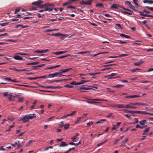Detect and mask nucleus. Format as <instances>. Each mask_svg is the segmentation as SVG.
<instances>
[{
  "label": "nucleus",
  "mask_w": 153,
  "mask_h": 153,
  "mask_svg": "<svg viewBox=\"0 0 153 153\" xmlns=\"http://www.w3.org/2000/svg\"><path fill=\"white\" fill-rule=\"evenodd\" d=\"M49 51V50L48 49H46L44 50L39 51L35 50L34 51V53H44Z\"/></svg>",
  "instance_id": "6e6552de"
},
{
  "label": "nucleus",
  "mask_w": 153,
  "mask_h": 153,
  "mask_svg": "<svg viewBox=\"0 0 153 153\" xmlns=\"http://www.w3.org/2000/svg\"><path fill=\"white\" fill-rule=\"evenodd\" d=\"M77 138V137L75 135L73 136V137L71 138V139H72V140L74 141Z\"/></svg>",
  "instance_id": "680f3d73"
},
{
  "label": "nucleus",
  "mask_w": 153,
  "mask_h": 153,
  "mask_svg": "<svg viewBox=\"0 0 153 153\" xmlns=\"http://www.w3.org/2000/svg\"><path fill=\"white\" fill-rule=\"evenodd\" d=\"M124 116L128 118H129L130 117L132 116L131 114H124Z\"/></svg>",
  "instance_id": "4d7b16f0"
},
{
  "label": "nucleus",
  "mask_w": 153,
  "mask_h": 153,
  "mask_svg": "<svg viewBox=\"0 0 153 153\" xmlns=\"http://www.w3.org/2000/svg\"><path fill=\"white\" fill-rule=\"evenodd\" d=\"M124 86V85H118L115 86H114V87L117 88H120Z\"/></svg>",
  "instance_id": "f704fd0d"
},
{
  "label": "nucleus",
  "mask_w": 153,
  "mask_h": 153,
  "mask_svg": "<svg viewBox=\"0 0 153 153\" xmlns=\"http://www.w3.org/2000/svg\"><path fill=\"white\" fill-rule=\"evenodd\" d=\"M59 126L60 127H62L64 126V122L63 121L60 122L59 124Z\"/></svg>",
  "instance_id": "79ce46f5"
},
{
  "label": "nucleus",
  "mask_w": 153,
  "mask_h": 153,
  "mask_svg": "<svg viewBox=\"0 0 153 153\" xmlns=\"http://www.w3.org/2000/svg\"><path fill=\"white\" fill-rule=\"evenodd\" d=\"M48 77V75H44L43 76L38 77L39 79H40V78L46 79V78H47Z\"/></svg>",
  "instance_id": "473e14b6"
},
{
  "label": "nucleus",
  "mask_w": 153,
  "mask_h": 153,
  "mask_svg": "<svg viewBox=\"0 0 153 153\" xmlns=\"http://www.w3.org/2000/svg\"><path fill=\"white\" fill-rule=\"evenodd\" d=\"M17 54L21 55H27L28 54L26 53H18Z\"/></svg>",
  "instance_id": "052dcab7"
},
{
  "label": "nucleus",
  "mask_w": 153,
  "mask_h": 153,
  "mask_svg": "<svg viewBox=\"0 0 153 153\" xmlns=\"http://www.w3.org/2000/svg\"><path fill=\"white\" fill-rule=\"evenodd\" d=\"M87 114L86 113L83 114L81 117V118L85 117L86 116Z\"/></svg>",
  "instance_id": "0e129e2a"
},
{
  "label": "nucleus",
  "mask_w": 153,
  "mask_h": 153,
  "mask_svg": "<svg viewBox=\"0 0 153 153\" xmlns=\"http://www.w3.org/2000/svg\"><path fill=\"white\" fill-rule=\"evenodd\" d=\"M86 99H88L89 100H91L92 101H107V100H101V99H88L87 98H85Z\"/></svg>",
  "instance_id": "dca6fc26"
},
{
  "label": "nucleus",
  "mask_w": 153,
  "mask_h": 153,
  "mask_svg": "<svg viewBox=\"0 0 153 153\" xmlns=\"http://www.w3.org/2000/svg\"><path fill=\"white\" fill-rule=\"evenodd\" d=\"M93 0H88L86 2L82 1L80 2V4L82 5H91L92 2Z\"/></svg>",
  "instance_id": "f03ea898"
},
{
  "label": "nucleus",
  "mask_w": 153,
  "mask_h": 153,
  "mask_svg": "<svg viewBox=\"0 0 153 153\" xmlns=\"http://www.w3.org/2000/svg\"><path fill=\"white\" fill-rule=\"evenodd\" d=\"M51 6L53 7L54 6V5L53 4H45L42 5L39 7L40 8H42L44 6Z\"/></svg>",
  "instance_id": "a211bd4d"
},
{
  "label": "nucleus",
  "mask_w": 153,
  "mask_h": 153,
  "mask_svg": "<svg viewBox=\"0 0 153 153\" xmlns=\"http://www.w3.org/2000/svg\"><path fill=\"white\" fill-rule=\"evenodd\" d=\"M143 12L148 14H149L150 13V12L149 11H147L145 9H144L143 10Z\"/></svg>",
  "instance_id": "774afa93"
},
{
  "label": "nucleus",
  "mask_w": 153,
  "mask_h": 153,
  "mask_svg": "<svg viewBox=\"0 0 153 153\" xmlns=\"http://www.w3.org/2000/svg\"><path fill=\"white\" fill-rule=\"evenodd\" d=\"M65 79H60V80H53L52 81V82H61L63 80H65Z\"/></svg>",
  "instance_id": "c03bdc74"
},
{
  "label": "nucleus",
  "mask_w": 153,
  "mask_h": 153,
  "mask_svg": "<svg viewBox=\"0 0 153 153\" xmlns=\"http://www.w3.org/2000/svg\"><path fill=\"white\" fill-rule=\"evenodd\" d=\"M100 73H99V72H97L96 73H89L87 74L90 75L91 76H95V75H97L100 74Z\"/></svg>",
  "instance_id": "cd10ccee"
},
{
  "label": "nucleus",
  "mask_w": 153,
  "mask_h": 153,
  "mask_svg": "<svg viewBox=\"0 0 153 153\" xmlns=\"http://www.w3.org/2000/svg\"><path fill=\"white\" fill-rule=\"evenodd\" d=\"M70 55H71L70 54H67V55H66L62 56H60L58 57L57 58L58 59H60L63 58H64L65 57H67L68 56H70Z\"/></svg>",
  "instance_id": "393cba45"
},
{
  "label": "nucleus",
  "mask_w": 153,
  "mask_h": 153,
  "mask_svg": "<svg viewBox=\"0 0 153 153\" xmlns=\"http://www.w3.org/2000/svg\"><path fill=\"white\" fill-rule=\"evenodd\" d=\"M48 77L49 78H54L56 77L55 73L53 74H50L48 75Z\"/></svg>",
  "instance_id": "b1692460"
},
{
  "label": "nucleus",
  "mask_w": 153,
  "mask_h": 153,
  "mask_svg": "<svg viewBox=\"0 0 153 153\" xmlns=\"http://www.w3.org/2000/svg\"><path fill=\"white\" fill-rule=\"evenodd\" d=\"M8 99L10 101L13 100L16 97V96H13L12 94H8Z\"/></svg>",
  "instance_id": "423d86ee"
},
{
  "label": "nucleus",
  "mask_w": 153,
  "mask_h": 153,
  "mask_svg": "<svg viewBox=\"0 0 153 153\" xmlns=\"http://www.w3.org/2000/svg\"><path fill=\"white\" fill-rule=\"evenodd\" d=\"M84 101L86 102L87 103H90V104H91L97 103V102H94V101Z\"/></svg>",
  "instance_id": "c9c22d12"
},
{
  "label": "nucleus",
  "mask_w": 153,
  "mask_h": 153,
  "mask_svg": "<svg viewBox=\"0 0 153 153\" xmlns=\"http://www.w3.org/2000/svg\"><path fill=\"white\" fill-rule=\"evenodd\" d=\"M13 58L15 59L18 60H21L23 59V58L22 57L18 55L15 56Z\"/></svg>",
  "instance_id": "ddd939ff"
},
{
  "label": "nucleus",
  "mask_w": 153,
  "mask_h": 153,
  "mask_svg": "<svg viewBox=\"0 0 153 153\" xmlns=\"http://www.w3.org/2000/svg\"><path fill=\"white\" fill-rule=\"evenodd\" d=\"M89 52L88 51H84V52H79L78 53L79 54H86V53H88Z\"/></svg>",
  "instance_id": "a19ab883"
},
{
  "label": "nucleus",
  "mask_w": 153,
  "mask_h": 153,
  "mask_svg": "<svg viewBox=\"0 0 153 153\" xmlns=\"http://www.w3.org/2000/svg\"><path fill=\"white\" fill-rule=\"evenodd\" d=\"M20 9L18 8H16L15 11L14 13L16 14L20 11Z\"/></svg>",
  "instance_id": "6e6d98bb"
},
{
  "label": "nucleus",
  "mask_w": 153,
  "mask_h": 153,
  "mask_svg": "<svg viewBox=\"0 0 153 153\" xmlns=\"http://www.w3.org/2000/svg\"><path fill=\"white\" fill-rule=\"evenodd\" d=\"M55 74L56 77H60L61 76H65V75H62V74L61 73V71H60L59 72H55Z\"/></svg>",
  "instance_id": "4468645a"
},
{
  "label": "nucleus",
  "mask_w": 153,
  "mask_h": 153,
  "mask_svg": "<svg viewBox=\"0 0 153 153\" xmlns=\"http://www.w3.org/2000/svg\"><path fill=\"white\" fill-rule=\"evenodd\" d=\"M113 114L112 113H109L108 115L106 116V117L107 118H109L111 117Z\"/></svg>",
  "instance_id": "13d9d810"
},
{
  "label": "nucleus",
  "mask_w": 153,
  "mask_h": 153,
  "mask_svg": "<svg viewBox=\"0 0 153 153\" xmlns=\"http://www.w3.org/2000/svg\"><path fill=\"white\" fill-rule=\"evenodd\" d=\"M24 100V98H19L18 100V102H23V100Z\"/></svg>",
  "instance_id": "3c124183"
},
{
  "label": "nucleus",
  "mask_w": 153,
  "mask_h": 153,
  "mask_svg": "<svg viewBox=\"0 0 153 153\" xmlns=\"http://www.w3.org/2000/svg\"><path fill=\"white\" fill-rule=\"evenodd\" d=\"M72 69V68H70L68 69H66L65 70H60L59 71H61V73H64L65 72H68L70 71Z\"/></svg>",
  "instance_id": "9b49d317"
},
{
  "label": "nucleus",
  "mask_w": 153,
  "mask_h": 153,
  "mask_svg": "<svg viewBox=\"0 0 153 153\" xmlns=\"http://www.w3.org/2000/svg\"><path fill=\"white\" fill-rule=\"evenodd\" d=\"M20 120L22 121L25 123L28 122V120L27 118V115H25L22 118L20 119Z\"/></svg>",
  "instance_id": "0eeeda50"
},
{
  "label": "nucleus",
  "mask_w": 153,
  "mask_h": 153,
  "mask_svg": "<svg viewBox=\"0 0 153 153\" xmlns=\"http://www.w3.org/2000/svg\"><path fill=\"white\" fill-rule=\"evenodd\" d=\"M146 112L145 111H136L135 112V113H139L142 114H145Z\"/></svg>",
  "instance_id": "bb28decb"
},
{
  "label": "nucleus",
  "mask_w": 153,
  "mask_h": 153,
  "mask_svg": "<svg viewBox=\"0 0 153 153\" xmlns=\"http://www.w3.org/2000/svg\"><path fill=\"white\" fill-rule=\"evenodd\" d=\"M139 70V69L138 68H135L133 69H132L131 71L132 72H135L136 71Z\"/></svg>",
  "instance_id": "5fc2aeb1"
},
{
  "label": "nucleus",
  "mask_w": 153,
  "mask_h": 153,
  "mask_svg": "<svg viewBox=\"0 0 153 153\" xmlns=\"http://www.w3.org/2000/svg\"><path fill=\"white\" fill-rule=\"evenodd\" d=\"M45 88H55L54 86H45Z\"/></svg>",
  "instance_id": "e433bc0d"
},
{
  "label": "nucleus",
  "mask_w": 153,
  "mask_h": 153,
  "mask_svg": "<svg viewBox=\"0 0 153 153\" xmlns=\"http://www.w3.org/2000/svg\"><path fill=\"white\" fill-rule=\"evenodd\" d=\"M126 105L121 104H117V108H126Z\"/></svg>",
  "instance_id": "2eb2a0df"
},
{
  "label": "nucleus",
  "mask_w": 153,
  "mask_h": 153,
  "mask_svg": "<svg viewBox=\"0 0 153 153\" xmlns=\"http://www.w3.org/2000/svg\"><path fill=\"white\" fill-rule=\"evenodd\" d=\"M128 55L126 54H120V55H119V57H124L125 56H127Z\"/></svg>",
  "instance_id": "69168bd1"
},
{
  "label": "nucleus",
  "mask_w": 153,
  "mask_h": 153,
  "mask_svg": "<svg viewBox=\"0 0 153 153\" xmlns=\"http://www.w3.org/2000/svg\"><path fill=\"white\" fill-rule=\"evenodd\" d=\"M27 116L28 120L32 119L34 117H36V114H30L29 115H27Z\"/></svg>",
  "instance_id": "1a4fd4ad"
},
{
  "label": "nucleus",
  "mask_w": 153,
  "mask_h": 153,
  "mask_svg": "<svg viewBox=\"0 0 153 153\" xmlns=\"http://www.w3.org/2000/svg\"><path fill=\"white\" fill-rule=\"evenodd\" d=\"M116 75H117V73H112V74H110L109 75H108L107 76V77L113 76H116Z\"/></svg>",
  "instance_id": "2f4dec72"
},
{
  "label": "nucleus",
  "mask_w": 153,
  "mask_h": 153,
  "mask_svg": "<svg viewBox=\"0 0 153 153\" xmlns=\"http://www.w3.org/2000/svg\"><path fill=\"white\" fill-rule=\"evenodd\" d=\"M149 131V128H147L144 131V133L148 132Z\"/></svg>",
  "instance_id": "e2e57ef3"
},
{
  "label": "nucleus",
  "mask_w": 153,
  "mask_h": 153,
  "mask_svg": "<svg viewBox=\"0 0 153 153\" xmlns=\"http://www.w3.org/2000/svg\"><path fill=\"white\" fill-rule=\"evenodd\" d=\"M130 104L132 105H141V103L139 102H135V103H130Z\"/></svg>",
  "instance_id": "a878e982"
},
{
  "label": "nucleus",
  "mask_w": 153,
  "mask_h": 153,
  "mask_svg": "<svg viewBox=\"0 0 153 153\" xmlns=\"http://www.w3.org/2000/svg\"><path fill=\"white\" fill-rule=\"evenodd\" d=\"M61 35V34H59L57 33H55V34L53 33L51 35V36H58L59 35Z\"/></svg>",
  "instance_id": "8fccbe9b"
},
{
  "label": "nucleus",
  "mask_w": 153,
  "mask_h": 153,
  "mask_svg": "<svg viewBox=\"0 0 153 153\" xmlns=\"http://www.w3.org/2000/svg\"><path fill=\"white\" fill-rule=\"evenodd\" d=\"M67 8L68 9V8H73L75 9H76V7H74V6H68Z\"/></svg>",
  "instance_id": "49530a36"
},
{
  "label": "nucleus",
  "mask_w": 153,
  "mask_h": 153,
  "mask_svg": "<svg viewBox=\"0 0 153 153\" xmlns=\"http://www.w3.org/2000/svg\"><path fill=\"white\" fill-rule=\"evenodd\" d=\"M133 1L136 6H139L137 3L138 2V1L137 0H133Z\"/></svg>",
  "instance_id": "58836bf2"
},
{
  "label": "nucleus",
  "mask_w": 153,
  "mask_h": 153,
  "mask_svg": "<svg viewBox=\"0 0 153 153\" xmlns=\"http://www.w3.org/2000/svg\"><path fill=\"white\" fill-rule=\"evenodd\" d=\"M4 79L9 82H10L11 80V78L9 77H5Z\"/></svg>",
  "instance_id": "864d4df0"
},
{
  "label": "nucleus",
  "mask_w": 153,
  "mask_h": 153,
  "mask_svg": "<svg viewBox=\"0 0 153 153\" xmlns=\"http://www.w3.org/2000/svg\"><path fill=\"white\" fill-rule=\"evenodd\" d=\"M64 87H67V88H72L73 87V86L72 85H70L68 84H67L65 85L64 86Z\"/></svg>",
  "instance_id": "09e8293b"
},
{
  "label": "nucleus",
  "mask_w": 153,
  "mask_h": 153,
  "mask_svg": "<svg viewBox=\"0 0 153 153\" xmlns=\"http://www.w3.org/2000/svg\"><path fill=\"white\" fill-rule=\"evenodd\" d=\"M71 4V1H69V0L68 1V2H66V3H65L63 4V6H66V5H68V4Z\"/></svg>",
  "instance_id": "ea45409f"
},
{
  "label": "nucleus",
  "mask_w": 153,
  "mask_h": 153,
  "mask_svg": "<svg viewBox=\"0 0 153 153\" xmlns=\"http://www.w3.org/2000/svg\"><path fill=\"white\" fill-rule=\"evenodd\" d=\"M146 120H143L139 122V123L140 125L143 126H145V125L146 123Z\"/></svg>",
  "instance_id": "f3484780"
},
{
  "label": "nucleus",
  "mask_w": 153,
  "mask_h": 153,
  "mask_svg": "<svg viewBox=\"0 0 153 153\" xmlns=\"http://www.w3.org/2000/svg\"><path fill=\"white\" fill-rule=\"evenodd\" d=\"M91 87V86H89V87H85L84 85H82L81 87L79 88V90L80 91H82L83 90H85L92 89V88L90 87Z\"/></svg>",
  "instance_id": "7ed1b4c3"
},
{
  "label": "nucleus",
  "mask_w": 153,
  "mask_h": 153,
  "mask_svg": "<svg viewBox=\"0 0 153 153\" xmlns=\"http://www.w3.org/2000/svg\"><path fill=\"white\" fill-rule=\"evenodd\" d=\"M96 7H100L103 8L104 7L103 4L101 3L97 4L96 5Z\"/></svg>",
  "instance_id": "5701e85b"
},
{
  "label": "nucleus",
  "mask_w": 153,
  "mask_h": 153,
  "mask_svg": "<svg viewBox=\"0 0 153 153\" xmlns=\"http://www.w3.org/2000/svg\"><path fill=\"white\" fill-rule=\"evenodd\" d=\"M140 97V96L139 95H131L130 96V98H137V97Z\"/></svg>",
  "instance_id": "4c0bfd02"
},
{
  "label": "nucleus",
  "mask_w": 153,
  "mask_h": 153,
  "mask_svg": "<svg viewBox=\"0 0 153 153\" xmlns=\"http://www.w3.org/2000/svg\"><path fill=\"white\" fill-rule=\"evenodd\" d=\"M132 105H133L130 104V103L126 105V108L128 109L130 108H132L133 109H136L137 108L136 107Z\"/></svg>",
  "instance_id": "9d476101"
},
{
  "label": "nucleus",
  "mask_w": 153,
  "mask_h": 153,
  "mask_svg": "<svg viewBox=\"0 0 153 153\" xmlns=\"http://www.w3.org/2000/svg\"><path fill=\"white\" fill-rule=\"evenodd\" d=\"M76 112V111H73L70 114H69V115L70 116H73Z\"/></svg>",
  "instance_id": "de8ad7c7"
},
{
  "label": "nucleus",
  "mask_w": 153,
  "mask_h": 153,
  "mask_svg": "<svg viewBox=\"0 0 153 153\" xmlns=\"http://www.w3.org/2000/svg\"><path fill=\"white\" fill-rule=\"evenodd\" d=\"M43 2V1L41 0H38L36 2H33L32 4L33 5H35L36 6H39L40 4L42 3Z\"/></svg>",
  "instance_id": "39448f33"
},
{
  "label": "nucleus",
  "mask_w": 153,
  "mask_h": 153,
  "mask_svg": "<svg viewBox=\"0 0 153 153\" xmlns=\"http://www.w3.org/2000/svg\"><path fill=\"white\" fill-rule=\"evenodd\" d=\"M119 42L120 44H126L127 43L126 41H123L122 40H119Z\"/></svg>",
  "instance_id": "a18cd8bd"
},
{
  "label": "nucleus",
  "mask_w": 153,
  "mask_h": 153,
  "mask_svg": "<svg viewBox=\"0 0 153 153\" xmlns=\"http://www.w3.org/2000/svg\"><path fill=\"white\" fill-rule=\"evenodd\" d=\"M81 119V117H78L76 122V123H77L78 122H79Z\"/></svg>",
  "instance_id": "338daca9"
},
{
  "label": "nucleus",
  "mask_w": 153,
  "mask_h": 153,
  "mask_svg": "<svg viewBox=\"0 0 153 153\" xmlns=\"http://www.w3.org/2000/svg\"><path fill=\"white\" fill-rule=\"evenodd\" d=\"M120 36L121 37H125L126 38H130V37L128 35H125V34L123 33H120Z\"/></svg>",
  "instance_id": "6ab92c4d"
},
{
  "label": "nucleus",
  "mask_w": 153,
  "mask_h": 153,
  "mask_svg": "<svg viewBox=\"0 0 153 153\" xmlns=\"http://www.w3.org/2000/svg\"><path fill=\"white\" fill-rule=\"evenodd\" d=\"M68 145V144H66V143L64 142H61V144H60L59 146V147H64Z\"/></svg>",
  "instance_id": "412c9836"
},
{
  "label": "nucleus",
  "mask_w": 153,
  "mask_h": 153,
  "mask_svg": "<svg viewBox=\"0 0 153 153\" xmlns=\"http://www.w3.org/2000/svg\"><path fill=\"white\" fill-rule=\"evenodd\" d=\"M70 125L68 124H66L64 125V128L65 130L67 129L69 127Z\"/></svg>",
  "instance_id": "7c9ffc66"
},
{
  "label": "nucleus",
  "mask_w": 153,
  "mask_h": 153,
  "mask_svg": "<svg viewBox=\"0 0 153 153\" xmlns=\"http://www.w3.org/2000/svg\"><path fill=\"white\" fill-rule=\"evenodd\" d=\"M118 7H120L123 9L124 10L126 11H131L133 13V12L131 10H130L129 9L123 7L121 6L120 5H119L116 4H113L112 6H111L110 7L111 9H112L113 8H115L116 9H118Z\"/></svg>",
  "instance_id": "f257e3e1"
},
{
  "label": "nucleus",
  "mask_w": 153,
  "mask_h": 153,
  "mask_svg": "<svg viewBox=\"0 0 153 153\" xmlns=\"http://www.w3.org/2000/svg\"><path fill=\"white\" fill-rule=\"evenodd\" d=\"M9 24V22H5L3 23L0 24V25L1 26H4L7 25Z\"/></svg>",
  "instance_id": "72a5a7b5"
},
{
  "label": "nucleus",
  "mask_w": 153,
  "mask_h": 153,
  "mask_svg": "<svg viewBox=\"0 0 153 153\" xmlns=\"http://www.w3.org/2000/svg\"><path fill=\"white\" fill-rule=\"evenodd\" d=\"M66 52V51H60L59 52H53L52 54H53L59 55L64 53Z\"/></svg>",
  "instance_id": "f8f14e48"
},
{
  "label": "nucleus",
  "mask_w": 153,
  "mask_h": 153,
  "mask_svg": "<svg viewBox=\"0 0 153 153\" xmlns=\"http://www.w3.org/2000/svg\"><path fill=\"white\" fill-rule=\"evenodd\" d=\"M143 62V61L140 60L138 62L134 63V65L136 66H139L142 64Z\"/></svg>",
  "instance_id": "aec40b11"
},
{
  "label": "nucleus",
  "mask_w": 153,
  "mask_h": 153,
  "mask_svg": "<svg viewBox=\"0 0 153 153\" xmlns=\"http://www.w3.org/2000/svg\"><path fill=\"white\" fill-rule=\"evenodd\" d=\"M131 12L129 13L128 12L126 11H122V13L124 14H129V15H131L132 14V13H134V12L133 13L131 11H130Z\"/></svg>",
  "instance_id": "4be33fe9"
},
{
  "label": "nucleus",
  "mask_w": 153,
  "mask_h": 153,
  "mask_svg": "<svg viewBox=\"0 0 153 153\" xmlns=\"http://www.w3.org/2000/svg\"><path fill=\"white\" fill-rule=\"evenodd\" d=\"M125 4L127 5L128 7L130 8H134V6L131 4V2L128 1H126L124 2Z\"/></svg>",
  "instance_id": "20e7f679"
},
{
  "label": "nucleus",
  "mask_w": 153,
  "mask_h": 153,
  "mask_svg": "<svg viewBox=\"0 0 153 153\" xmlns=\"http://www.w3.org/2000/svg\"><path fill=\"white\" fill-rule=\"evenodd\" d=\"M149 10L152 11H153V7H149L148 6H146V7Z\"/></svg>",
  "instance_id": "37998d69"
},
{
  "label": "nucleus",
  "mask_w": 153,
  "mask_h": 153,
  "mask_svg": "<svg viewBox=\"0 0 153 153\" xmlns=\"http://www.w3.org/2000/svg\"><path fill=\"white\" fill-rule=\"evenodd\" d=\"M39 78L38 77H29V78L28 79V80H35L37 79H38Z\"/></svg>",
  "instance_id": "c756f323"
},
{
  "label": "nucleus",
  "mask_w": 153,
  "mask_h": 153,
  "mask_svg": "<svg viewBox=\"0 0 153 153\" xmlns=\"http://www.w3.org/2000/svg\"><path fill=\"white\" fill-rule=\"evenodd\" d=\"M143 12H143H143L140 11H138V12L140 13V15L143 16H144L146 17L147 14H146L143 13Z\"/></svg>",
  "instance_id": "c85d7f7f"
},
{
  "label": "nucleus",
  "mask_w": 153,
  "mask_h": 153,
  "mask_svg": "<svg viewBox=\"0 0 153 153\" xmlns=\"http://www.w3.org/2000/svg\"><path fill=\"white\" fill-rule=\"evenodd\" d=\"M106 141H107V140H105L103 142H102V143H101L98 144L97 145V146H101L102 145H103L105 142H106Z\"/></svg>",
  "instance_id": "603ef678"
},
{
  "label": "nucleus",
  "mask_w": 153,
  "mask_h": 153,
  "mask_svg": "<svg viewBox=\"0 0 153 153\" xmlns=\"http://www.w3.org/2000/svg\"><path fill=\"white\" fill-rule=\"evenodd\" d=\"M126 144V143L124 141H122L121 143L120 146H124Z\"/></svg>",
  "instance_id": "bf43d9fd"
}]
</instances>
